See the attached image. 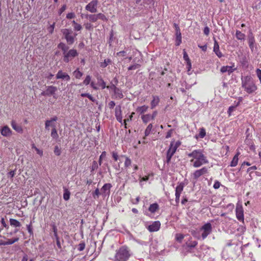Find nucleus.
Segmentation results:
<instances>
[{
	"instance_id": "nucleus-20",
	"label": "nucleus",
	"mask_w": 261,
	"mask_h": 261,
	"mask_svg": "<svg viewBox=\"0 0 261 261\" xmlns=\"http://www.w3.org/2000/svg\"><path fill=\"white\" fill-rule=\"evenodd\" d=\"M0 131H1L2 135L5 137H10L12 134V130L7 125L2 127Z\"/></svg>"
},
{
	"instance_id": "nucleus-52",
	"label": "nucleus",
	"mask_w": 261,
	"mask_h": 261,
	"mask_svg": "<svg viewBox=\"0 0 261 261\" xmlns=\"http://www.w3.org/2000/svg\"><path fill=\"white\" fill-rule=\"evenodd\" d=\"M54 153L57 155L59 156L61 155V148L57 145L55 146L54 148Z\"/></svg>"
},
{
	"instance_id": "nucleus-50",
	"label": "nucleus",
	"mask_w": 261,
	"mask_h": 261,
	"mask_svg": "<svg viewBox=\"0 0 261 261\" xmlns=\"http://www.w3.org/2000/svg\"><path fill=\"white\" fill-rule=\"evenodd\" d=\"M32 148L35 149L37 153L40 156L43 155V151L37 148L34 144L32 145Z\"/></svg>"
},
{
	"instance_id": "nucleus-34",
	"label": "nucleus",
	"mask_w": 261,
	"mask_h": 261,
	"mask_svg": "<svg viewBox=\"0 0 261 261\" xmlns=\"http://www.w3.org/2000/svg\"><path fill=\"white\" fill-rule=\"evenodd\" d=\"M133 115H135V113L134 112H132L131 113V114L130 115H129V116L127 118L125 119L124 120V121H123V125H124V128L125 129L127 128V122L132 120Z\"/></svg>"
},
{
	"instance_id": "nucleus-6",
	"label": "nucleus",
	"mask_w": 261,
	"mask_h": 261,
	"mask_svg": "<svg viewBox=\"0 0 261 261\" xmlns=\"http://www.w3.org/2000/svg\"><path fill=\"white\" fill-rule=\"evenodd\" d=\"M200 230L202 231L201 236L202 239L204 240L212 232V227L211 224L209 222L205 223L201 227Z\"/></svg>"
},
{
	"instance_id": "nucleus-16",
	"label": "nucleus",
	"mask_w": 261,
	"mask_h": 261,
	"mask_svg": "<svg viewBox=\"0 0 261 261\" xmlns=\"http://www.w3.org/2000/svg\"><path fill=\"white\" fill-rule=\"evenodd\" d=\"M56 79H63L67 81H69L70 79L69 75L66 73L62 70L58 71L56 76Z\"/></svg>"
},
{
	"instance_id": "nucleus-28",
	"label": "nucleus",
	"mask_w": 261,
	"mask_h": 261,
	"mask_svg": "<svg viewBox=\"0 0 261 261\" xmlns=\"http://www.w3.org/2000/svg\"><path fill=\"white\" fill-rule=\"evenodd\" d=\"M141 119L145 124L147 123L150 120H153L150 114H143L141 115Z\"/></svg>"
},
{
	"instance_id": "nucleus-1",
	"label": "nucleus",
	"mask_w": 261,
	"mask_h": 261,
	"mask_svg": "<svg viewBox=\"0 0 261 261\" xmlns=\"http://www.w3.org/2000/svg\"><path fill=\"white\" fill-rule=\"evenodd\" d=\"M189 158H191L190 163L193 167L199 168L208 163L207 157L203 153L202 149H195L187 154Z\"/></svg>"
},
{
	"instance_id": "nucleus-35",
	"label": "nucleus",
	"mask_w": 261,
	"mask_h": 261,
	"mask_svg": "<svg viewBox=\"0 0 261 261\" xmlns=\"http://www.w3.org/2000/svg\"><path fill=\"white\" fill-rule=\"evenodd\" d=\"M73 74L74 77L77 79H80L83 74V72L80 71L79 68L74 71Z\"/></svg>"
},
{
	"instance_id": "nucleus-62",
	"label": "nucleus",
	"mask_w": 261,
	"mask_h": 261,
	"mask_svg": "<svg viewBox=\"0 0 261 261\" xmlns=\"http://www.w3.org/2000/svg\"><path fill=\"white\" fill-rule=\"evenodd\" d=\"M221 186L220 182L218 180L215 181L214 185H213V188L215 189H218Z\"/></svg>"
},
{
	"instance_id": "nucleus-7",
	"label": "nucleus",
	"mask_w": 261,
	"mask_h": 261,
	"mask_svg": "<svg viewBox=\"0 0 261 261\" xmlns=\"http://www.w3.org/2000/svg\"><path fill=\"white\" fill-rule=\"evenodd\" d=\"M208 173V168L206 167H203L201 169L195 170L192 174V176L194 179H197L202 175H207Z\"/></svg>"
},
{
	"instance_id": "nucleus-45",
	"label": "nucleus",
	"mask_w": 261,
	"mask_h": 261,
	"mask_svg": "<svg viewBox=\"0 0 261 261\" xmlns=\"http://www.w3.org/2000/svg\"><path fill=\"white\" fill-rule=\"evenodd\" d=\"M185 238V236L181 233H176L175 236L176 240L180 243Z\"/></svg>"
},
{
	"instance_id": "nucleus-60",
	"label": "nucleus",
	"mask_w": 261,
	"mask_h": 261,
	"mask_svg": "<svg viewBox=\"0 0 261 261\" xmlns=\"http://www.w3.org/2000/svg\"><path fill=\"white\" fill-rule=\"evenodd\" d=\"M140 201V198L139 196L137 197L135 199H132L131 202L133 204H137Z\"/></svg>"
},
{
	"instance_id": "nucleus-40",
	"label": "nucleus",
	"mask_w": 261,
	"mask_h": 261,
	"mask_svg": "<svg viewBox=\"0 0 261 261\" xmlns=\"http://www.w3.org/2000/svg\"><path fill=\"white\" fill-rule=\"evenodd\" d=\"M87 17L91 22H95L97 21V16L96 14L88 15Z\"/></svg>"
},
{
	"instance_id": "nucleus-64",
	"label": "nucleus",
	"mask_w": 261,
	"mask_h": 261,
	"mask_svg": "<svg viewBox=\"0 0 261 261\" xmlns=\"http://www.w3.org/2000/svg\"><path fill=\"white\" fill-rule=\"evenodd\" d=\"M255 72H256V75L259 78L260 83H261V70L259 69H257L255 70Z\"/></svg>"
},
{
	"instance_id": "nucleus-31",
	"label": "nucleus",
	"mask_w": 261,
	"mask_h": 261,
	"mask_svg": "<svg viewBox=\"0 0 261 261\" xmlns=\"http://www.w3.org/2000/svg\"><path fill=\"white\" fill-rule=\"evenodd\" d=\"M240 154V153L238 152L236 153V154L234 156L233 159L232 160L231 163H230V166L231 167H236L238 163L239 158L238 156Z\"/></svg>"
},
{
	"instance_id": "nucleus-11",
	"label": "nucleus",
	"mask_w": 261,
	"mask_h": 261,
	"mask_svg": "<svg viewBox=\"0 0 261 261\" xmlns=\"http://www.w3.org/2000/svg\"><path fill=\"white\" fill-rule=\"evenodd\" d=\"M185 184L183 182H180L175 188V202L177 203H179L180 195L181 192L183 191Z\"/></svg>"
},
{
	"instance_id": "nucleus-27",
	"label": "nucleus",
	"mask_w": 261,
	"mask_h": 261,
	"mask_svg": "<svg viewBox=\"0 0 261 261\" xmlns=\"http://www.w3.org/2000/svg\"><path fill=\"white\" fill-rule=\"evenodd\" d=\"M121 158H124L125 159L124 161V168L125 169H127L130 167L132 164V160L129 159V157L125 155H121L120 156Z\"/></svg>"
},
{
	"instance_id": "nucleus-19",
	"label": "nucleus",
	"mask_w": 261,
	"mask_h": 261,
	"mask_svg": "<svg viewBox=\"0 0 261 261\" xmlns=\"http://www.w3.org/2000/svg\"><path fill=\"white\" fill-rule=\"evenodd\" d=\"M9 223L11 226L18 229L21 226V224L19 221L16 219L10 218Z\"/></svg>"
},
{
	"instance_id": "nucleus-3",
	"label": "nucleus",
	"mask_w": 261,
	"mask_h": 261,
	"mask_svg": "<svg viewBox=\"0 0 261 261\" xmlns=\"http://www.w3.org/2000/svg\"><path fill=\"white\" fill-rule=\"evenodd\" d=\"M242 87L244 88L248 94L254 92L257 89L256 86L250 75L246 76L244 78L242 79Z\"/></svg>"
},
{
	"instance_id": "nucleus-2",
	"label": "nucleus",
	"mask_w": 261,
	"mask_h": 261,
	"mask_svg": "<svg viewBox=\"0 0 261 261\" xmlns=\"http://www.w3.org/2000/svg\"><path fill=\"white\" fill-rule=\"evenodd\" d=\"M131 255L130 250L126 246H122L117 249L115 255V261H126Z\"/></svg>"
},
{
	"instance_id": "nucleus-12",
	"label": "nucleus",
	"mask_w": 261,
	"mask_h": 261,
	"mask_svg": "<svg viewBox=\"0 0 261 261\" xmlns=\"http://www.w3.org/2000/svg\"><path fill=\"white\" fill-rule=\"evenodd\" d=\"M161 227V223L159 221H155L152 223L151 224L148 225L147 227V230L150 232H156L159 230Z\"/></svg>"
},
{
	"instance_id": "nucleus-51",
	"label": "nucleus",
	"mask_w": 261,
	"mask_h": 261,
	"mask_svg": "<svg viewBox=\"0 0 261 261\" xmlns=\"http://www.w3.org/2000/svg\"><path fill=\"white\" fill-rule=\"evenodd\" d=\"M107 156V152L106 151H102L101 155L99 156L98 163L99 165L100 166L102 163V160L103 158H105Z\"/></svg>"
},
{
	"instance_id": "nucleus-32",
	"label": "nucleus",
	"mask_w": 261,
	"mask_h": 261,
	"mask_svg": "<svg viewBox=\"0 0 261 261\" xmlns=\"http://www.w3.org/2000/svg\"><path fill=\"white\" fill-rule=\"evenodd\" d=\"M236 36L239 40H244L245 39V34L239 30L236 31Z\"/></svg>"
},
{
	"instance_id": "nucleus-13",
	"label": "nucleus",
	"mask_w": 261,
	"mask_h": 261,
	"mask_svg": "<svg viewBox=\"0 0 261 261\" xmlns=\"http://www.w3.org/2000/svg\"><path fill=\"white\" fill-rule=\"evenodd\" d=\"M63 33L65 36V38L67 41V42L69 44H71L74 42V38L71 35V31L69 29H64L63 31Z\"/></svg>"
},
{
	"instance_id": "nucleus-10",
	"label": "nucleus",
	"mask_w": 261,
	"mask_h": 261,
	"mask_svg": "<svg viewBox=\"0 0 261 261\" xmlns=\"http://www.w3.org/2000/svg\"><path fill=\"white\" fill-rule=\"evenodd\" d=\"M98 5L97 0H92L85 7V9L91 13H96L97 12V7Z\"/></svg>"
},
{
	"instance_id": "nucleus-14",
	"label": "nucleus",
	"mask_w": 261,
	"mask_h": 261,
	"mask_svg": "<svg viewBox=\"0 0 261 261\" xmlns=\"http://www.w3.org/2000/svg\"><path fill=\"white\" fill-rule=\"evenodd\" d=\"M234 64L233 63L232 66H223L220 69V72L221 73H224L227 72L228 74L230 75L233 72L236 70Z\"/></svg>"
},
{
	"instance_id": "nucleus-18",
	"label": "nucleus",
	"mask_w": 261,
	"mask_h": 261,
	"mask_svg": "<svg viewBox=\"0 0 261 261\" xmlns=\"http://www.w3.org/2000/svg\"><path fill=\"white\" fill-rule=\"evenodd\" d=\"M11 126L13 129L15 130L17 132L19 133L22 134L23 132V129L22 127V126L20 125L17 124V123H16V121L12 120L11 121Z\"/></svg>"
},
{
	"instance_id": "nucleus-21",
	"label": "nucleus",
	"mask_w": 261,
	"mask_h": 261,
	"mask_svg": "<svg viewBox=\"0 0 261 261\" xmlns=\"http://www.w3.org/2000/svg\"><path fill=\"white\" fill-rule=\"evenodd\" d=\"M213 51L215 52L219 58H222L223 56L220 50L219 44L216 40H215L214 46H213Z\"/></svg>"
},
{
	"instance_id": "nucleus-29",
	"label": "nucleus",
	"mask_w": 261,
	"mask_h": 261,
	"mask_svg": "<svg viewBox=\"0 0 261 261\" xmlns=\"http://www.w3.org/2000/svg\"><path fill=\"white\" fill-rule=\"evenodd\" d=\"M255 42V39L252 34L249 35L248 36V44L250 48L252 51L254 49V44Z\"/></svg>"
},
{
	"instance_id": "nucleus-4",
	"label": "nucleus",
	"mask_w": 261,
	"mask_h": 261,
	"mask_svg": "<svg viewBox=\"0 0 261 261\" xmlns=\"http://www.w3.org/2000/svg\"><path fill=\"white\" fill-rule=\"evenodd\" d=\"M57 91V87H55V86H47L46 87V90L41 93V95L48 97L53 96L54 98L56 99V92Z\"/></svg>"
},
{
	"instance_id": "nucleus-63",
	"label": "nucleus",
	"mask_w": 261,
	"mask_h": 261,
	"mask_svg": "<svg viewBox=\"0 0 261 261\" xmlns=\"http://www.w3.org/2000/svg\"><path fill=\"white\" fill-rule=\"evenodd\" d=\"M153 2V0H143V6H145L146 5L148 6L149 5H150L151 4H152Z\"/></svg>"
},
{
	"instance_id": "nucleus-61",
	"label": "nucleus",
	"mask_w": 261,
	"mask_h": 261,
	"mask_svg": "<svg viewBox=\"0 0 261 261\" xmlns=\"http://www.w3.org/2000/svg\"><path fill=\"white\" fill-rule=\"evenodd\" d=\"M184 58L187 63L191 62V60L187 53V52L184 50Z\"/></svg>"
},
{
	"instance_id": "nucleus-56",
	"label": "nucleus",
	"mask_w": 261,
	"mask_h": 261,
	"mask_svg": "<svg viewBox=\"0 0 261 261\" xmlns=\"http://www.w3.org/2000/svg\"><path fill=\"white\" fill-rule=\"evenodd\" d=\"M55 26V22H54L51 25L47 28V30L50 34H53L54 32V28Z\"/></svg>"
},
{
	"instance_id": "nucleus-37",
	"label": "nucleus",
	"mask_w": 261,
	"mask_h": 261,
	"mask_svg": "<svg viewBox=\"0 0 261 261\" xmlns=\"http://www.w3.org/2000/svg\"><path fill=\"white\" fill-rule=\"evenodd\" d=\"M114 93L117 97L119 98V99L123 98V95L122 93V91L116 87H114Z\"/></svg>"
},
{
	"instance_id": "nucleus-42",
	"label": "nucleus",
	"mask_w": 261,
	"mask_h": 261,
	"mask_svg": "<svg viewBox=\"0 0 261 261\" xmlns=\"http://www.w3.org/2000/svg\"><path fill=\"white\" fill-rule=\"evenodd\" d=\"M115 117L122 116V110H121V107L120 106H117L115 108Z\"/></svg>"
},
{
	"instance_id": "nucleus-49",
	"label": "nucleus",
	"mask_w": 261,
	"mask_h": 261,
	"mask_svg": "<svg viewBox=\"0 0 261 261\" xmlns=\"http://www.w3.org/2000/svg\"><path fill=\"white\" fill-rule=\"evenodd\" d=\"M0 222H1L2 226L3 227V228H5L6 229V230H8L9 229V226L6 223V222L5 221V218L4 217H3L1 219V221H0Z\"/></svg>"
},
{
	"instance_id": "nucleus-30",
	"label": "nucleus",
	"mask_w": 261,
	"mask_h": 261,
	"mask_svg": "<svg viewBox=\"0 0 261 261\" xmlns=\"http://www.w3.org/2000/svg\"><path fill=\"white\" fill-rule=\"evenodd\" d=\"M151 130H152V124L151 123L149 124L146 128L144 132V137L143 139L145 140L146 137H147L150 133Z\"/></svg>"
},
{
	"instance_id": "nucleus-53",
	"label": "nucleus",
	"mask_w": 261,
	"mask_h": 261,
	"mask_svg": "<svg viewBox=\"0 0 261 261\" xmlns=\"http://www.w3.org/2000/svg\"><path fill=\"white\" fill-rule=\"evenodd\" d=\"M51 226H52L53 231L54 232V234L55 237H58V232H58V229H57V227L56 226L55 224L54 223L53 224H52Z\"/></svg>"
},
{
	"instance_id": "nucleus-57",
	"label": "nucleus",
	"mask_w": 261,
	"mask_h": 261,
	"mask_svg": "<svg viewBox=\"0 0 261 261\" xmlns=\"http://www.w3.org/2000/svg\"><path fill=\"white\" fill-rule=\"evenodd\" d=\"M140 67V65L138 64H134V65H131L128 68V70H135L137 68H138Z\"/></svg>"
},
{
	"instance_id": "nucleus-26",
	"label": "nucleus",
	"mask_w": 261,
	"mask_h": 261,
	"mask_svg": "<svg viewBox=\"0 0 261 261\" xmlns=\"http://www.w3.org/2000/svg\"><path fill=\"white\" fill-rule=\"evenodd\" d=\"M159 210V205L158 203H153L150 204L148 207V211L152 214L155 213L157 211Z\"/></svg>"
},
{
	"instance_id": "nucleus-24",
	"label": "nucleus",
	"mask_w": 261,
	"mask_h": 261,
	"mask_svg": "<svg viewBox=\"0 0 261 261\" xmlns=\"http://www.w3.org/2000/svg\"><path fill=\"white\" fill-rule=\"evenodd\" d=\"M149 108V107L147 105H143L142 106L138 107L136 111L139 113L140 115H145L144 113H146Z\"/></svg>"
},
{
	"instance_id": "nucleus-25",
	"label": "nucleus",
	"mask_w": 261,
	"mask_h": 261,
	"mask_svg": "<svg viewBox=\"0 0 261 261\" xmlns=\"http://www.w3.org/2000/svg\"><path fill=\"white\" fill-rule=\"evenodd\" d=\"M97 79L98 81V85L99 87H101L102 89H105V88H107L108 89L110 88L109 86H106V83L103 80L101 76L99 75L97 77Z\"/></svg>"
},
{
	"instance_id": "nucleus-15",
	"label": "nucleus",
	"mask_w": 261,
	"mask_h": 261,
	"mask_svg": "<svg viewBox=\"0 0 261 261\" xmlns=\"http://www.w3.org/2000/svg\"><path fill=\"white\" fill-rule=\"evenodd\" d=\"M180 144L181 142L179 141H177L176 142H171L169 148L168 150H167V151L174 154L176 151L177 148L180 145Z\"/></svg>"
},
{
	"instance_id": "nucleus-59",
	"label": "nucleus",
	"mask_w": 261,
	"mask_h": 261,
	"mask_svg": "<svg viewBox=\"0 0 261 261\" xmlns=\"http://www.w3.org/2000/svg\"><path fill=\"white\" fill-rule=\"evenodd\" d=\"M112 158H113V160L115 161H117L118 160V158H119V156H118L117 152H116L115 151H113L112 152Z\"/></svg>"
},
{
	"instance_id": "nucleus-33",
	"label": "nucleus",
	"mask_w": 261,
	"mask_h": 261,
	"mask_svg": "<svg viewBox=\"0 0 261 261\" xmlns=\"http://www.w3.org/2000/svg\"><path fill=\"white\" fill-rule=\"evenodd\" d=\"M112 187V186L111 184H105L101 188V191L103 193H105L107 191H108L109 193L110 192V189Z\"/></svg>"
},
{
	"instance_id": "nucleus-55",
	"label": "nucleus",
	"mask_w": 261,
	"mask_h": 261,
	"mask_svg": "<svg viewBox=\"0 0 261 261\" xmlns=\"http://www.w3.org/2000/svg\"><path fill=\"white\" fill-rule=\"evenodd\" d=\"M206 135L205 129L204 128H201L199 132V136L201 138H203Z\"/></svg>"
},
{
	"instance_id": "nucleus-22",
	"label": "nucleus",
	"mask_w": 261,
	"mask_h": 261,
	"mask_svg": "<svg viewBox=\"0 0 261 261\" xmlns=\"http://www.w3.org/2000/svg\"><path fill=\"white\" fill-rule=\"evenodd\" d=\"M236 217L240 221H244V215L243 214V210L242 208H236Z\"/></svg>"
},
{
	"instance_id": "nucleus-9",
	"label": "nucleus",
	"mask_w": 261,
	"mask_h": 261,
	"mask_svg": "<svg viewBox=\"0 0 261 261\" xmlns=\"http://www.w3.org/2000/svg\"><path fill=\"white\" fill-rule=\"evenodd\" d=\"M19 239L18 237H14L11 239H5L3 238H0V246L10 245L14 243L17 242Z\"/></svg>"
},
{
	"instance_id": "nucleus-36",
	"label": "nucleus",
	"mask_w": 261,
	"mask_h": 261,
	"mask_svg": "<svg viewBox=\"0 0 261 261\" xmlns=\"http://www.w3.org/2000/svg\"><path fill=\"white\" fill-rule=\"evenodd\" d=\"M81 96L83 97H87L91 101H96V99L91 95L87 93H82Z\"/></svg>"
},
{
	"instance_id": "nucleus-8",
	"label": "nucleus",
	"mask_w": 261,
	"mask_h": 261,
	"mask_svg": "<svg viewBox=\"0 0 261 261\" xmlns=\"http://www.w3.org/2000/svg\"><path fill=\"white\" fill-rule=\"evenodd\" d=\"M58 120L57 116H54L49 120H47L45 121V128L47 130H49V127H51L52 129L56 128V121Z\"/></svg>"
},
{
	"instance_id": "nucleus-46",
	"label": "nucleus",
	"mask_w": 261,
	"mask_h": 261,
	"mask_svg": "<svg viewBox=\"0 0 261 261\" xmlns=\"http://www.w3.org/2000/svg\"><path fill=\"white\" fill-rule=\"evenodd\" d=\"M96 15L97 16V20L100 19L103 21H107L108 20L107 17L103 13H99L97 14Z\"/></svg>"
},
{
	"instance_id": "nucleus-5",
	"label": "nucleus",
	"mask_w": 261,
	"mask_h": 261,
	"mask_svg": "<svg viewBox=\"0 0 261 261\" xmlns=\"http://www.w3.org/2000/svg\"><path fill=\"white\" fill-rule=\"evenodd\" d=\"M79 54L76 49H71L63 55V60L68 63L75 57H77Z\"/></svg>"
},
{
	"instance_id": "nucleus-48",
	"label": "nucleus",
	"mask_w": 261,
	"mask_h": 261,
	"mask_svg": "<svg viewBox=\"0 0 261 261\" xmlns=\"http://www.w3.org/2000/svg\"><path fill=\"white\" fill-rule=\"evenodd\" d=\"M51 136L53 139H57L58 138V135L57 133V130L56 128H54L51 129Z\"/></svg>"
},
{
	"instance_id": "nucleus-38",
	"label": "nucleus",
	"mask_w": 261,
	"mask_h": 261,
	"mask_svg": "<svg viewBox=\"0 0 261 261\" xmlns=\"http://www.w3.org/2000/svg\"><path fill=\"white\" fill-rule=\"evenodd\" d=\"M176 45H179L181 42V36L180 31L176 32Z\"/></svg>"
},
{
	"instance_id": "nucleus-47",
	"label": "nucleus",
	"mask_w": 261,
	"mask_h": 261,
	"mask_svg": "<svg viewBox=\"0 0 261 261\" xmlns=\"http://www.w3.org/2000/svg\"><path fill=\"white\" fill-rule=\"evenodd\" d=\"M91 81V76L89 75H87L86 76L85 79L83 81V84L86 86H87L90 83Z\"/></svg>"
},
{
	"instance_id": "nucleus-17",
	"label": "nucleus",
	"mask_w": 261,
	"mask_h": 261,
	"mask_svg": "<svg viewBox=\"0 0 261 261\" xmlns=\"http://www.w3.org/2000/svg\"><path fill=\"white\" fill-rule=\"evenodd\" d=\"M160 99L157 95H152V100L150 101V109H154L160 103Z\"/></svg>"
},
{
	"instance_id": "nucleus-39",
	"label": "nucleus",
	"mask_w": 261,
	"mask_h": 261,
	"mask_svg": "<svg viewBox=\"0 0 261 261\" xmlns=\"http://www.w3.org/2000/svg\"><path fill=\"white\" fill-rule=\"evenodd\" d=\"M112 63V61L110 59H105L103 62H101L100 64V66L101 68H105L109 64Z\"/></svg>"
},
{
	"instance_id": "nucleus-58",
	"label": "nucleus",
	"mask_w": 261,
	"mask_h": 261,
	"mask_svg": "<svg viewBox=\"0 0 261 261\" xmlns=\"http://www.w3.org/2000/svg\"><path fill=\"white\" fill-rule=\"evenodd\" d=\"M98 168V165L97 162L96 161H94L93 162L92 166V171H93L97 169Z\"/></svg>"
},
{
	"instance_id": "nucleus-54",
	"label": "nucleus",
	"mask_w": 261,
	"mask_h": 261,
	"mask_svg": "<svg viewBox=\"0 0 261 261\" xmlns=\"http://www.w3.org/2000/svg\"><path fill=\"white\" fill-rule=\"evenodd\" d=\"M84 27L87 30H92L93 29V26L92 23L87 22L84 24Z\"/></svg>"
},
{
	"instance_id": "nucleus-23",
	"label": "nucleus",
	"mask_w": 261,
	"mask_h": 261,
	"mask_svg": "<svg viewBox=\"0 0 261 261\" xmlns=\"http://www.w3.org/2000/svg\"><path fill=\"white\" fill-rule=\"evenodd\" d=\"M7 232L4 233V236L0 234V238H3L5 239H10L9 238L13 234H16V233L18 232V229H14V230L12 231H9L8 230H6Z\"/></svg>"
},
{
	"instance_id": "nucleus-43",
	"label": "nucleus",
	"mask_w": 261,
	"mask_h": 261,
	"mask_svg": "<svg viewBox=\"0 0 261 261\" xmlns=\"http://www.w3.org/2000/svg\"><path fill=\"white\" fill-rule=\"evenodd\" d=\"M72 23L73 25V28H74V30L79 31H80L82 29V25L81 24L77 23L74 20H73Z\"/></svg>"
},
{
	"instance_id": "nucleus-41",
	"label": "nucleus",
	"mask_w": 261,
	"mask_h": 261,
	"mask_svg": "<svg viewBox=\"0 0 261 261\" xmlns=\"http://www.w3.org/2000/svg\"><path fill=\"white\" fill-rule=\"evenodd\" d=\"M70 193L69 191L67 189H65L64 193L63 194L64 199L65 201H68L70 198Z\"/></svg>"
},
{
	"instance_id": "nucleus-44",
	"label": "nucleus",
	"mask_w": 261,
	"mask_h": 261,
	"mask_svg": "<svg viewBox=\"0 0 261 261\" xmlns=\"http://www.w3.org/2000/svg\"><path fill=\"white\" fill-rule=\"evenodd\" d=\"M173 155H174L173 153L167 151V152H166V163H169L170 162L171 160Z\"/></svg>"
}]
</instances>
